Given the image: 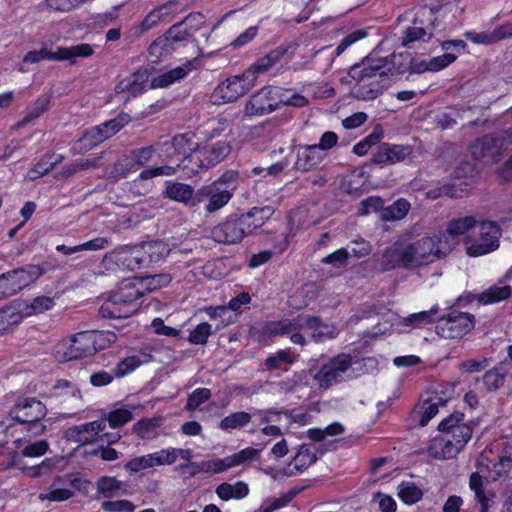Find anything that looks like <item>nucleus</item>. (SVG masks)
Returning <instances> with one entry per match:
<instances>
[{"instance_id": "1", "label": "nucleus", "mask_w": 512, "mask_h": 512, "mask_svg": "<svg viewBox=\"0 0 512 512\" xmlns=\"http://www.w3.org/2000/svg\"><path fill=\"white\" fill-rule=\"evenodd\" d=\"M348 75L355 82L352 94L359 100H374L391 86L387 57L371 54L352 65Z\"/></svg>"}, {"instance_id": "2", "label": "nucleus", "mask_w": 512, "mask_h": 512, "mask_svg": "<svg viewBox=\"0 0 512 512\" xmlns=\"http://www.w3.org/2000/svg\"><path fill=\"white\" fill-rule=\"evenodd\" d=\"M144 281L137 279L123 280L117 291L102 304L99 314L103 318H128L133 315L139 305L137 300L144 294Z\"/></svg>"}, {"instance_id": "3", "label": "nucleus", "mask_w": 512, "mask_h": 512, "mask_svg": "<svg viewBox=\"0 0 512 512\" xmlns=\"http://www.w3.org/2000/svg\"><path fill=\"white\" fill-rule=\"evenodd\" d=\"M451 249L447 241L443 242L441 233H439L433 236H425L408 244L406 246V257L411 267H418L445 257Z\"/></svg>"}, {"instance_id": "4", "label": "nucleus", "mask_w": 512, "mask_h": 512, "mask_svg": "<svg viewBox=\"0 0 512 512\" xmlns=\"http://www.w3.org/2000/svg\"><path fill=\"white\" fill-rule=\"evenodd\" d=\"M94 49L90 44L81 43L70 47L57 46L55 49L43 45L40 50L29 51L23 58L25 63H38L42 60L68 61L75 65L79 58L92 56Z\"/></svg>"}, {"instance_id": "5", "label": "nucleus", "mask_w": 512, "mask_h": 512, "mask_svg": "<svg viewBox=\"0 0 512 512\" xmlns=\"http://www.w3.org/2000/svg\"><path fill=\"white\" fill-rule=\"evenodd\" d=\"M97 334L93 332H81L69 340L57 344L53 355L60 362L65 363L83 357L94 355L97 351Z\"/></svg>"}, {"instance_id": "6", "label": "nucleus", "mask_w": 512, "mask_h": 512, "mask_svg": "<svg viewBox=\"0 0 512 512\" xmlns=\"http://www.w3.org/2000/svg\"><path fill=\"white\" fill-rule=\"evenodd\" d=\"M47 271L40 265H26L0 275V300L11 297L34 283Z\"/></svg>"}, {"instance_id": "7", "label": "nucleus", "mask_w": 512, "mask_h": 512, "mask_svg": "<svg viewBox=\"0 0 512 512\" xmlns=\"http://www.w3.org/2000/svg\"><path fill=\"white\" fill-rule=\"evenodd\" d=\"M475 325L474 315L453 310L438 319L436 332L445 339H460L469 333Z\"/></svg>"}, {"instance_id": "8", "label": "nucleus", "mask_w": 512, "mask_h": 512, "mask_svg": "<svg viewBox=\"0 0 512 512\" xmlns=\"http://www.w3.org/2000/svg\"><path fill=\"white\" fill-rule=\"evenodd\" d=\"M248 217L230 216L217 224L211 231V237L218 243L225 245L237 244L249 234V224L245 222Z\"/></svg>"}, {"instance_id": "9", "label": "nucleus", "mask_w": 512, "mask_h": 512, "mask_svg": "<svg viewBox=\"0 0 512 512\" xmlns=\"http://www.w3.org/2000/svg\"><path fill=\"white\" fill-rule=\"evenodd\" d=\"M501 236L500 227L493 221H483L479 224V238L469 244L466 240V253L471 257L488 254L499 247Z\"/></svg>"}, {"instance_id": "10", "label": "nucleus", "mask_w": 512, "mask_h": 512, "mask_svg": "<svg viewBox=\"0 0 512 512\" xmlns=\"http://www.w3.org/2000/svg\"><path fill=\"white\" fill-rule=\"evenodd\" d=\"M255 85L254 76L251 72L244 71L241 75H236L226 79L215 90V95L223 102L236 101L241 96L249 92Z\"/></svg>"}, {"instance_id": "11", "label": "nucleus", "mask_w": 512, "mask_h": 512, "mask_svg": "<svg viewBox=\"0 0 512 512\" xmlns=\"http://www.w3.org/2000/svg\"><path fill=\"white\" fill-rule=\"evenodd\" d=\"M509 143H512L511 132L504 131L488 134L475 140L471 146V153L477 159L494 157L502 149H506Z\"/></svg>"}, {"instance_id": "12", "label": "nucleus", "mask_w": 512, "mask_h": 512, "mask_svg": "<svg viewBox=\"0 0 512 512\" xmlns=\"http://www.w3.org/2000/svg\"><path fill=\"white\" fill-rule=\"evenodd\" d=\"M8 415L18 423L42 420L47 415L46 406L35 397L19 398Z\"/></svg>"}, {"instance_id": "13", "label": "nucleus", "mask_w": 512, "mask_h": 512, "mask_svg": "<svg viewBox=\"0 0 512 512\" xmlns=\"http://www.w3.org/2000/svg\"><path fill=\"white\" fill-rule=\"evenodd\" d=\"M350 355L340 354L324 365L314 376L321 388H329L342 381L344 373L351 367Z\"/></svg>"}, {"instance_id": "14", "label": "nucleus", "mask_w": 512, "mask_h": 512, "mask_svg": "<svg viewBox=\"0 0 512 512\" xmlns=\"http://www.w3.org/2000/svg\"><path fill=\"white\" fill-rule=\"evenodd\" d=\"M275 92H278L275 86H266L254 93L246 103L245 115L259 116L275 111L279 100Z\"/></svg>"}, {"instance_id": "15", "label": "nucleus", "mask_w": 512, "mask_h": 512, "mask_svg": "<svg viewBox=\"0 0 512 512\" xmlns=\"http://www.w3.org/2000/svg\"><path fill=\"white\" fill-rule=\"evenodd\" d=\"M130 120L131 118L128 114L120 113L115 118L87 130L83 139L88 141L90 145L102 143L119 132Z\"/></svg>"}, {"instance_id": "16", "label": "nucleus", "mask_w": 512, "mask_h": 512, "mask_svg": "<svg viewBox=\"0 0 512 512\" xmlns=\"http://www.w3.org/2000/svg\"><path fill=\"white\" fill-rule=\"evenodd\" d=\"M425 21H429L431 26H434L436 21L433 10L426 7L421 8L417 12L413 20L412 26L408 27L405 30L404 36L402 38L403 46H408L410 43L422 39L426 35H428V38L432 36V29L424 27Z\"/></svg>"}, {"instance_id": "17", "label": "nucleus", "mask_w": 512, "mask_h": 512, "mask_svg": "<svg viewBox=\"0 0 512 512\" xmlns=\"http://www.w3.org/2000/svg\"><path fill=\"white\" fill-rule=\"evenodd\" d=\"M413 152L414 148L410 145L383 143L373 154L372 162L377 165H393L410 158Z\"/></svg>"}, {"instance_id": "18", "label": "nucleus", "mask_w": 512, "mask_h": 512, "mask_svg": "<svg viewBox=\"0 0 512 512\" xmlns=\"http://www.w3.org/2000/svg\"><path fill=\"white\" fill-rule=\"evenodd\" d=\"M199 203L208 200L206 211L213 213L224 207L231 199L232 193L226 188L220 187L219 182H213L197 190Z\"/></svg>"}, {"instance_id": "19", "label": "nucleus", "mask_w": 512, "mask_h": 512, "mask_svg": "<svg viewBox=\"0 0 512 512\" xmlns=\"http://www.w3.org/2000/svg\"><path fill=\"white\" fill-rule=\"evenodd\" d=\"M106 429V420L98 419L69 429L70 437L80 444H94L100 441L101 433Z\"/></svg>"}, {"instance_id": "20", "label": "nucleus", "mask_w": 512, "mask_h": 512, "mask_svg": "<svg viewBox=\"0 0 512 512\" xmlns=\"http://www.w3.org/2000/svg\"><path fill=\"white\" fill-rule=\"evenodd\" d=\"M324 158L325 154L319 151L316 145H300L297 149L294 169L301 172L315 170Z\"/></svg>"}, {"instance_id": "21", "label": "nucleus", "mask_w": 512, "mask_h": 512, "mask_svg": "<svg viewBox=\"0 0 512 512\" xmlns=\"http://www.w3.org/2000/svg\"><path fill=\"white\" fill-rule=\"evenodd\" d=\"M164 196L189 207H195L199 204L197 191H194L190 185L180 182H167Z\"/></svg>"}, {"instance_id": "22", "label": "nucleus", "mask_w": 512, "mask_h": 512, "mask_svg": "<svg viewBox=\"0 0 512 512\" xmlns=\"http://www.w3.org/2000/svg\"><path fill=\"white\" fill-rule=\"evenodd\" d=\"M197 62L198 58H194L184 63L182 66H178L161 75H158L157 77H154L151 81V87L164 88L184 79L188 73L195 68L194 64Z\"/></svg>"}, {"instance_id": "23", "label": "nucleus", "mask_w": 512, "mask_h": 512, "mask_svg": "<svg viewBox=\"0 0 512 512\" xmlns=\"http://www.w3.org/2000/svg\"><path fill=\"white\" fill-rule=\"evenodd\" d=\"M462 447H458L454 440L448 438L445 434L434 438L429 446L428 453L431 457L444 460L456 457Z\"/></svg>"}, {"instance_id": "24", "label": "nucleus", "mask_w": 512, "mask_h": 512, "mask_svg": "<svg viewBox=\"0 0 512 512\" xmlns=\"http://www.w3.org/2000/svg\"><path fill=\"white\" fill-rule=\"evenodd\" d=\"M204 164L207 168L212 167L223 161L230 153L231 147L225 141H218L211 145L199 146Z\"/></svg>"}, {"instance_id": "25", "label": "nucleus", "mask_w": 512, "mask_h": 512, "mask_svg": "<svg viewBox=\"0 0 512 512\" xmlns=\"http://www.w3.org/2000/svg\"><path fill=\"white\" fill-rule=\"evenodd\" d=\"M380 267L384 271H388L396 267L410 268V262L406 257V247L404 249H400L394 245L387 248L382 255Z\"/></svg>"}, {"instance_id": "26", "label": "nucleus", "mask_w": 512, "mask_h": 512, "mask_svg": "<svg viewBox=\"0 0 512 512\" xmlns=\"http://www.w3.org/2000/svg\"><path fill=\"white\" fill-rule=\"evenodd\" d=\"M177 168L183 172L184 177L192 178L202 169H207L199 150V146L193 149L188 155L178 163Z\"/></svg>"}, {"instance_id": "27", "label": "nucleus", "mask_w": 512, "mask_h": 512, "mask_svg": "<svg viewBox=\"0 0 512 512\" xmlns=\"http://www.w3.org/2000/svg\"><path fill=\"white\" fill-rule=\"evenodd\" d=\"M477 220L473 216H464L454 218L449 221L445 232L441 233V239L451 237L452 239L465 235L468 231L474 228Z\"/></svg>"}, {"instance_id": "28", "label": "nucleus", "mask_w": 512, "mask_h": 512, "mask_svg": "<svg viewBox=\"0 0 512 512\" xmlns=\"http://www.w3.org/2000/svg\"><path fill=\"white\" fill-rule=\"evenodd\" d=\"M23 320V312L16 306L10 304L0 309V335L12 330Z\"/></svg>"}, {"instance_id": "29", "label": "nucleus", "mask_w": 512, "mask_h": 512, "mask_svg": "<svg viewBox=\"0 0 512 512\" xmlns=\"http://www.w3.org/2000/svg\"><path fill=\"white\" fill-rule=\"evenodd\" d=\"M274 212V208L267 205L263 207H253L247 213H243L242 216L248 217L245 222L249 224V234L255 229L262 227L265 222L271 218Z\"/></svg>"}, {"instance_id": "30", "label": "nucleus", "mask_w": 512, "mask_h": 512, "mask_svg": "<svg viewBox=\"0 0 512 512\" xmlns=\"http://www.w3.org/2000/svg\"><path fill=\"white\" fill-rule=\"evenodd\" d=\"M140 248L146 257L147 265L159 262L170 253L169 245L160 240L144 242L140 245Z\"/></svg>"}, {"instance_id": "31", "label": "nucleus", "mask_w": 512, "mask_h": 512, "mask_svg": "<svg viewBox=\"0 0 512 512\" xmlns=\"http://www.w3.org/2000/svg\"><path fill=\"white\" fill-rule=\"evenodd\" d=\"M439 404H443L442 399L433 395L424 399L415 409V414H420L419 425L424 427L438 413Z\"/></svg>"}, {"instance_id": "32", "label": "nucleus", "mask_w": 512, "mask_h": 512, "mask_svg": "<svg viewBox=\"0 0 512 512\" xmlns=\"http://www.w3.org/2000/svg\"><path fill=\"white\" fill-rule=\"evenodd\" d=\"M248 493V485L242 481L237 482L235 485L223 482L216 488V494L224 501H228L231 498L242 499L246 497Z\"/></svg>"}, {"instance_id": "33", "label": "nucleus", "mask_w": 512, "mask_h": 512, "mask_svg": "<svg viewBox=\"0 0 512 512\" xmlns=\"http://www.w3.org/2000/svg\"><path fill=\"white\" fill-rule=\"evenodd\" d=\"M412 64V56L409 53L393 54L391 59L387 58V66L391 76V84L400 74L410 71Z\"/></svg>"}, {"instance_id": "34", "label": "nucleus", "mask_w": 512, "mask_h": 512, "mask_svg": "<svg viewBox=\"0 0 512 512\" xmlns=\"http://www.w3.org/2000/svg\"><path fill=\"white\" fill-rule=\"evenodd\" d=\"M411 208L410 203L404 199L400 198L396 200L393 204L385 207L381 210L380 219L382 221H398L403 219L409 212Z\"/></svg>"}, {"instance_id": "35", "label": "nucleus", "mask_w": 512, "mask_h": 512, "mask_svg": "<svg viewBox=\"0 0 512 512\" xmlns=\"http://www.w3.org/2000/svg\"><path fill=\"white\" fill-rule=\"evenodd\" d=\"M469 486L470 489L475 493L476 500L481 506L480 512H488L490 507L489 501L495 495L494 493L486 494L484 492L482 476L478 472H474L470 475Z\"/></svg>"}, {"instance_id": "36", "label": "nucleus", "mask_w": 512, "mask_h": 512, "mask_svg": "<svg viewBox=\"0 0 512 512\" xmlns=\"http://www.w3.org/2000/svg\"><path fill=\"white\" fill-rule=\"evenodd\" d=\"M191 138L187 134L175 135L171 140L162 143V151L166 158H172V153L168 150L173 149L178 155L186 153L187 150H193Z\"/></svg>"}, {"instance_id": "37", "label": "nucleus", "mask_w": 512, "mask_h": 512, "mask_svg": "<svg viewBox=\"0 0 512 512\" xmlns=\"http://www.w3.org/2000/svg\"><path fill=\"white\" fill-rule=\"evenodd\" d=\"M511 296V287L505 286H491L487 290L478 295L477 299L482 304H493L506 300Z\"/></svg>"}, {"instance_id": "38", "label": "nucleus", "mask_w": 512, "mask_h": 512, "mask_svg": "<svg viewBox=\"0 0 512 512\" xmlns=\"http://www.w3.org/2000/svg\"><path fill=\"white\" fill-rule=\"evenodd\" d=\"M484 459L487 461L486 468L489 472V478H491L493 481H496L500 477L506 475L512 467L511 463H508L499 456L490 459L483 454L482 460ZM481 465H483V461H481Z\"/></svg>"}, {"instance_id": "39", "label": "nucleus", "mask_w": 512, "mask_h": 512, "mask_svg": "<svg viewBox=\"0 0 512 512\" xmlns=\"http://www.w3.org/2000/svg\"><path fill=\"white\" fill-rule=\"evenodd\" d=\"M507 369L504 364L487 371L483 376V382L489 391L497 390L504 385Z\"/></svg>"}, {"instance_id": "40", "label": "nucleus", "mask_w": 512, "mask_h": 512, "mask_svg": "<svg viewBox=\"0 0 512 512\" xmlns=\"http://www.w3.org/2000/svg\"><path fill=\"white\" fill-rule=\"evenodd\" d=\"M252 419V414L245 412V411H239L229 414L228 416L224 417L220 423L219 428L222 430H233V429H239L244 426H246Z\"/></svg>"}, {"instance_id": "41", "label": "nucleus", "mask_w": 512, "mask_h": 512, "mask_svg": "<svg viewBox=\"0 0 512 512\" xmlns=\"http://www.w3.org/2000/svg\"><path fill=\"white\" fill-rule=\"evenodd\" d=\"M315 447L312 445L303 444L300 446L295 458V468L298 471H303L310 465L317 461V455Z\"/></svg>"}, {"instance_id": "42", "label": "nucleus", "mask_w": 512, "mask_h": 512, "mask_svg": "<svg viewBox=\"0 0 512 512\" xmlns=\"http://www.w3.org/2000/svg\"><path fill=\"white\" fill-rule=\"evenodd\" d=\"M302 329V317L298 316L291 320L272 322L269 326L272 335H291L293 331Z\"/></svg>"}, {"instance_id": "43", "label": "nucleus", "mask_w": 512, "mask_h": 512, "mask_svg": "<svg viewBox=\"0 0 512 512\" xmlns=\"http://www.w3.org/2000/svg\"><path fill=\"white\" fill-rule=\"evenodd\" d=\"M54 393L57 396H70L72 399V409L78 410L80 408L81 393L80 390L71 385L67 380H59L53 387Z\"/></svg>"}, {"instance_id": "44", "label": "nucleus", "mask_w": 512, "mask_h": 512, "mask_svg": "<svg viewBox=\"0 0 512 512\" xmlns=\"http://www.w3.org/2000/svg\"><path fill=\"white\" fill-rule=\"evenodd\" d=\"M123 483L115 477L102 476L97 480L96 487L98 493L105 498H112L121 490Z\"/></svg>"}, {"instance_id": "45", "label": "nucleus", "mask_w": 512, "mask_h": 512, "mask_svg": "<svg viewBox=\"0 0 512 512\" xmlns=\"http://www.w3.org/2000/svg\"><path fill=\"white\" fill-rule=\"evenodd\" d=\"M175 50V46L170 43L165 35L158 37L149 47L148 52L152 57V62H156L161 58L167 56Z\"/></svg>"}, {"instance_id": "46", "label": "nucleus", "mask_w": 512, "mask_h": 512, "mask_svg": "<svg viewBox=\"0 0 512 512\" xmlns=\"http://www.w3.org/2000/svg\"><path fill=\"white\" fill-rule=\"evenodd\" d=\"M119 261L129 270L140 269L147 266L146 257L144 256L143 250H141L140 246L129 250L119 259Z\"/></svg>"}, {"instance_id": "47", "label": "nucleus", "mask_w": 512, "mask_h": 512, "mask_svg": "<svg viewBox=\"0 0 512 512\" xmlns=\"http://www.w3.org/2000/svg\"><path fill=\"white\" fill-rule=\"evenodd\" d=\"M50 106V97L41 96L33 104L32 108L28 111L27 115L18 123V126L23 127L32 121L39 118Z\"/></svg>"}, {"instance_id": "48", "label": "nucleus", "mask_w": 512, "mask_h": 512, "mask_svg": "<svg viewBox=\"0 0 512 512\" xmlns=\"http://www.w3.org/2000/svg\"><path fill=\"white\" fill-rule=\"evenodd\" d=\"M161 425L159 418L142 419L134 424L133 432L140 438H152L156 435V429Z\"/></svg>"}, {"instance_id": "49", "label": "nucleus", "mask_w": 512, "mask_h": 512, "mask_svg": "<svg viewBox=\"0 0 512 512\" xmlns=\"http://www.w3.org/2000/svg\"><path fill=\"white\" fill-rule=\"evenodd\" d=\"M398 495L404 503L411 505L421 500L423 492L412 482H402L398 486Z\"/></svg>"}, {"instance_id": "50", "label": "nucleus", "mask_w": 512, "mask_h": 512, "mask_svg": "<svg viewBox=\"0 0 512 512\" xmlns=\"http://www.w3.org/2000/svg\"><path fill=\"white\" fill-rule=\"evenodd\" d=\"M156 457L154 453L135 457L129 460L124 468L131 473H137L141 470L157 466Z\"/></svg>"}, {"instance_id": "51", "label": "nucleus", "mask_w": 512, "mask_h": 512, "mask_svg": "<svg viewBox=\"0 0 512 512\" xmlns=\"http://www.w3.org/2000/svg\"><path fill=\"white\" fill-rule=\"evenodd\" d=\"M133 418L132 412L127 408H119L108 413L103 419L108 422L111 428H119L130 422Z\"/></svg>"}, {"instance_id": "52", "label": "nucleus", "mask_w": 512, "mask_h": 512, "mask_svg": "<svg viewBox=\"0 0 512 512\" xmlns=\"http://www.w3.org/2000/svg\"><path fill=\"white\" fill-rule=\"evenodd\" d=\"M54 306V299L48 296H38L25 307L26 315L43 313Z\"/></svg>"}, {"instance_id": "53", "label": "nucleus", "mask_w": 512, "mask_h": 512, "mask_svg": "<svg viewBox=\"0 0 512 512\" xmlns=\"http://www.w3.org/2000/svg\"><path fill=\"white\" fill-rule=\"evenodd\" d=\"M213 333L212 326L203 322L198 324L189 334L188 340L192 344L204 345L207 343L208 337Z\"/></svg>"}, {"instance_id": "54", "label": "nucleus", "mask_w": 512, "mask_h": 512, "mask_svg": "<svg viewBox=\"0 0 512 512\" xmlns=\"http://www.w3.org/2000/svg\"><path fill=\"white\" fill-rule=\"evenodd\" d=\"M448 438L454 440L458 447H464L472 436V428L469 425H461L444 433Z\"/></svg>"}, {"instance_id": "55", "label": "nucleus", "mask_w": 512, "mask_h": 512, "mask_svg": "<svg viewBox=\"0 0 512 512\" xmlns=\"http://www.w3.org/2000/svg\"><path fill=\"white\" fill-rule=\"evenodd\" d=\"M437 312L438 309L434 307L428 311L411 314L405 319V324L413 325L415 327L425 326L433 321V318Z\"/></svg>"}, {"instance_id": "56", "label": "nucleus", "mask_w": 512, "mask_h": 512, "mask_svg": "<svg viewBox=\"0 0 512 512\" xmlns=\"http://www.w3.org/2000/svg\"><path fill=\"white\" fill-rule=\"evenodd\" d=\"M211 391L208 388H198L194 390L188 397L185 409L193 411L197 409L201 404L211 398Z\"/></svg>"}, {"instance_id": "57", "label": "nucleus", "mask_w": 512, "mask_h": 512, "mask_svg": "<svg viewBox=\"0 0 512 512\" xmlns=\"http://www.w3.org/2000/svg\"><path fill=\"white\" fill-rule=\"evenodd\" d=\"M293 362L294 357L289 350H280L277 353L269 356L265 360V365L268 370H276L280 368L282 363L292 364Z\"/></svg>"}, {"instance_id": "58", "label": "nucleus", "mask_w": 512, "mask_h": 512, "mask_svg": "<svg viewBox=\"0 0 512 512\" xmlns=\"http://www.w3.org/2000/svg\"><path fill=\"white\" fill-rule=\"evenodd\" d=\"M155 153V149L153 146L142 147L138 149H133L130 151V156L134 163L135 168L137 169L140 166H144L148 163Z\"/></svg>"}, {"instance_id": "59", "label": "nucleus", "mask_w": 512, "mask_h": 512, "mask_svg": "<svg viewBox=\"0 0 512 512\" xmlns=\"http://www.w3.org/2000/svg\"><path fill=\"white\" fill-rule=\"evenodd\" d=\"M136 168L130 155L121 157L113 166L111 174L117 178H124L131 171H135Z\"/></svg>"}, {"instance_id": "60", "label": "nucleus", "mask_w": 512, "mask_h": 512, "mask_svg": "<svg viewBox=\"0 0 512 512\" xmlns=\"http://www.w3.org/2000/svg\"><path fill=\"white\" fill-rule=\"evenodd\" d=\"M384 209V200L378 196H371L361 201L358 213L367 215L371 212H379Z\"/></svg>"}, {"instance_id": "61", "label": "nucleus", "mask_w": 512, "mask_h": 512, "mask_svg": "<svg viewBox=\"0 0 512 512\" xmlns=\"http://www.w3.org/2000/svg\"><path fill=\"white\" fill-rule=\"evenodd\" d=\"M349 256L350 252L345 248H341L324 257L322 262L336 268H342L348 265Z\"/></svg>"}, {"instance_id": "62", "label": "nucleus", "mask_w": 512, "mask_h": 512, "mask_svg": "<svg viewBox=\"0 0 512 512\" xmlns=\"http://www.w3.org/2000/svg\"><path fill=\"white\" fill-rule=\"evenodd\" d=\"M141 364V360L136 356H130L123 359L118 363L116 368L114 369V375L118 378L127 375L128 373L135 370Z\"/></svg>"}, {"instance_id": "63", "label": "nucleus", "mask_w": 512, "mask_h": 512, "mask_svg": "<svg viewBox=\"0 0 512 512\" xmlns=\"http://www.w3.org/2000/svg\"><path fill=\"white\" fill-rule=\"evenodd\" d=\"M184 25L185 24L182 21L174 24L164 34L173 46L175 43L186 40L191 36L188 30L183 27Z\"/></svg>"}, {"instance_id": "64", "label": "nucleus", "mask_w": 512, "mask_h": 512, "mask_svg": "<svg viewBox=\"0 0 512 512\" xmlns=\"http://www.w3.org/2000/svg\"><path fill=\"white\" fill-rule=\"evenodd\" d=\"M101 506L106 512H133L135 509L133 503L128 500L105 501Z\"/></svg>"}]
</instances>
